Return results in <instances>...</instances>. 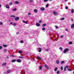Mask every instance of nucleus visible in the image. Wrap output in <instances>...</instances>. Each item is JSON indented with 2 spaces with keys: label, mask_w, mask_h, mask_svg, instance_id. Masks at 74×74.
Listing matches in <instances>:
<instances>
[{
  "label": "nucleus",
  "mask_w": 74,
  "mask_h": 74,
  "mask_svg": "<svg viewBox=\"0 0 74 74\" xmlns=\"http://www.w3.org/2000/svg\"><path fill=\"white\" fill-rule=\"evenodd\" d=\"M69 51V49L68 48H66L65 49V50L64 51V53H66V52H68Z\"/></svg>",
  "instance_id": "f257e3e1"
},
{
  "label": "nucleus",
  "mask_w": 74,
  "mask_h": 74,
  "mask_svg": "<svg viewBox=\"0 0 74 74\" xmlns=\"http://www.w3.org/2000/svg\"><path fill=\"white\" fill-rule=\"evenodd\" d=\"M44 66H45V68H46V69H47L49 70V67L48 66V65H47L46 64H45L44 65Z\"/></svg>",
  "instance_id": "f03ea898"
},
{
  "label": "nucleus",
  "mask_w": 74,
  "mask_h": 74,
  "mask_svg": "<svg viewBox=\"0 0 74 74\" xmlns=\"http://www.w3.org/2000/svg\"><path fill=\"white\" fill-rule=\"evenodd\" d=\"M16 61L18 63H21V60L20 59H18L16 60Z\"/></svg>",
  "instance_id": "7ed1b4c3"
},
{
  "label": "nucleus",
  "mask_w": 74,
  "mask_h": 74,
  "mask_svg": "<svg viewBox=\"0 0 74 74\" xmlns=\"http://www.w3.org/2000/svg\"><path fill=\"white\" fill-rule=\"evenodd\" d=\"M14 19L15 21H18L19 19V17H15Z\"/></svg>",
  "instance_id": "20e7f679"
},
{
  "label": "nucleus",
  "mask_w": 74,
  "mask_h": 74,
  "mask_svg": "<svg viewBox=\"0 0 74 74\" xmlns=\"http://www.w3.org/2000/svg\"><path fill=\"white\" fill-rule=\"evenodd\" d=\"M36 26H38V27H39V26H40V24L38 23H36Z\"/></svg>",
  "instance_id": "39448f33"
},
{
  "label": "nucleus",
  "mask_w": 74,
  "mask_h": 74,
  "mask_svg": "<svg viewBox=\"0 0 74 74\" xmlns=\"http://www.w3.org/2000/svg\"><path fill=\"white\" fill-rule=\"evenodd\" d=\"M5 7L7 8H10V6L8 5V4H6L5 5Z\"/></svg>",
  "instance_id": "423d86ee"
},
{
  "label": "nucleus",
  "mask_w": 74,
  "mask_h": 74,
  "mask_svg": "<svg viewBox=\"0 0 74 74\" xmlns=\"http://www.w3.org/2000/svg\"><path fill=\"white\" fill-rule=\"evenodd\" d=\"M38 49H39V52H41V48L40 47H39L38 48Z\"/></svg>",
  "instance_id": "0eeeda50"
},
{
  "label": "nucleus",
  "mask_w": 74,
  "mask_h": 74,
  "mask_svg": "<svg viewBox=\"0 0 74 74\" xmlns=\"http://www.w3.org/2000/svg\"><path fill=\"white\" fill-rule=\"evenodd\" d=\"M10 72H11V70H10V69H9V70H8L7 71V72H6L7 73H10Z\"/></svg>",
  "instance_id": "6e6552de"
},
{
  "label": "nucleus",
  "mask_w": 74,
  "mask_h": 74,
  "mask_svg": "<svg viewBox=\"0 0 74 74\" xmlns=\"http://www.w3.org/2000/svg\"><path fill=\"white\" fill-rule=\"evenodd\" d=\"M74 27V24H73L71 25V29H73Z\"/></svg>",
  "instance_id": "1a4fd4ad"
},
{
  "label": "nucleus",
  "mask_w": 74,
  "mask_h": 74,
  "mask_svg": "<svg viewBox=\"0 0 74 74\" xmlns=\"http://www.w3.org/2000/svg\"><path fill=\"white\" fill-rule=\"evenodd\" d=\"M53 14L54 15H57V14H58L57 12H56L55 11H53Z\"/></svg>",
  "instance_id": "9d476101"
},
{
  "label": "nucleus",
  "mask_w": 74,
  "mask_h": 74,
  "mask_svg": "<svg viewBox=\"0 0 74 74\" xmlns=\"http://www.w3.org/2000/svg\"><path fill=\"white\" fill-rule=\"evenodd\" d=\"M7 65V63H4L2 64V65L4 66H5Z\"/></svg>",
  "instance_id": "9b49d317"
},
{
  "label": "nucleus",
  "mask_w": 74,
  "mask_h": 74,
  "mask_svg": "<svg viewBox=\"0 0 74 74\" xmlns=\"http://www.w3.org/2000/svg\"><path fill=\"white\" fill-rule=\"evenodd\" d=\"M46 25H47V24L46 23H45L43 24L42 25V26L43 27H45V26H46Z\"/></svg>",
  "instance_id": "f8f14e48"
},
{
  "label": "nucleus",
  "mask_w": 74,
  "mask_h": 74,
  "mask_svg": "<svg viewBox=\"0 0 74 74\" xmlns=\"http://www.w3.org/2000/svg\"><path fill=\"white\" fill-rule=\"evenodd\" d=\"M40 10L42 11H44V10H45V8H43V7L41 8H40Z\"/></svg>",
  "instance_id": "ddd939ff"
},
{
  "label": "nucleus",
  "mask_w": 74,
  "mask_h": 74,
  "mask_svg": "<svg viewBox=\"0 0 74 74\" xmlns=\"http://www.w3.org/2000/svg\"><path fill=\"white\" fill-rule=\"evenodd\" d=\"M16 61V60H12V63H14V62H15Z\"/></svg>",
  "instance_id": "4468645a"
},
{
  "label": "nucleus",
  "mask_w": 74,
  "mask_h": 74,
  "mask_svg": "<svg viewBox=\"0 0 74 74\" xmlns=\"http://www.w3.org/2000/svg\"><path fill=\"white\" fill-rule=\"evenodd\" d=\"M11 17L15 18L16 16L15 15H12L11 16Z\"/></svg>",
  "instance_id": "2eb2a0df"
},
{
  "label": "nucleus",
  "mask_w": 74,
  "mask_h": 74,
  "mask_svg": "<svg viewBox=\"0 0 74 74\" xmlns=\"http://www.w3.org/2000/svg\"><path fill=\"white\" fill-rule=\"evenodd\" d=\"M22 21L23 23H26V24H27V22H26V21Z\"/></svg>",
  "instance_id": "dca6fc26"
},
{
  "label": "nucleus",
  "mask_w": 74,
  "mask_h": 74,
  "mask_svg": "<svg viewBox=\"0 0 74 74\" xmlns=\"http://www.w3.org/2000/svg\"><path fill=\"white\" fill-rule=\"evenodd\" d=\"M39 70H42V66H40L39 67Z\"/></svg>",
  "instance_id": "f3484780"
},
{
  "label": "nucleus",
  "mask_w": 74,
  "mask_h": 74,
  "mask_svg": "<svg viewBox=\"0 0 74 74\" xmlns=\"http://www.w3.org/2000/svg\"><path fill=\"white\" fill-rule=\"evenodd\" d=\"M58 67H56L54 71H57V70H58Z\"/></svg>",
  "instance_id": "a211bd4d"
},
{
  "label": "nucleus",
  "mask_w": 74,
  "mask_h": 74,
  "mask_svg": "<svg viewBox=\"0 0 74 74\" xmlns=\"http://www.w3.org/2000/svg\"><path fill=\"white\" fill-rule=\"evenodd\" d=\"M57 64H59V60H57L56 61Z\"/></svg>",
  "instance_id": "6ab92c4d"
},
{
  "label": "nucleus",
  "mask_w": 74,
  "mask_h": 74,
  "mask_svg": "<svg viewBox=\"0 0 74 74\" xmlns=\"http://www.w3.org/2000/svg\"><path fill=\"white\" fill-rule=\"evenodd\" d=\"M34 12H36V13H37V9H35L34 10Z\"/></svg>",
  "instance_id": "aec40b11"
},
{
  "label": "nucleus",
  "mask_w": 74,
  "mask_h": 74,
  "mask_svg": "<svg viewBox=\"0 0 74 74\" xmlns=\"http://www.w3.org/2000/svg\"><path fill=\"white\" fill-rule=\"evenodd\" d=\"M69 44H70V45H71V44H73V42L72 41L70 42L69 43Z\"/></svg>",
  "instance_id": "412c9836"
},
{
  "label": "nucleus",
  "mask_w": 74,
  "mask_h": 74,
  "mask_svg": "<svg viewBox=\"0 0 74 74\" xmlns=\"http://www.w3.org/2000/svg\"><path fill=\"white\" fill-rule=\"evenodd\" d=\"M71 13H73L74 12V9H72L71 10Z\"/></svg>",
  "instance_id": "4be33fe9"
},
{
  "label": "nucleus",
  "mask_w": 74,
  "mask_h": 74,
  "mask_svg": "<svg viewBox=\"0 0 74 74\" xmlns=\"http://www.w3.org/2000/svg\"><path fill=\"white\" fill-rule=\"evenodd\" d=\"M12 11H16L17 9L16 8H14V9L12 10Z\"/></svg>",
  "instance_id": "5701e85b"
},
{
  "label": "nucleus",
  "mask_w": 74,
  "mask_h": 74,
  "mask_svg": "<svg viewBox=\"0 0 74 74\" xmlns=\"http://www.w3.org/2000/svg\"><path fill=\"white\" fill-rule=\"evenodd\" d=\"M63 63H64V61H62L61 62V64H63Z\"/></svg>",
  "instance_id": "b1692460"
},
{
  "label": "nucleus",
  "mask_w": 74,
  "mask_h": 74,
  "mask_svg": "<svg viewBox=\"0 0 74 74\" xmlns=\"http://www.w3.org/2000/svg\"><path fill=\"white\" fill-rule=\"evenodd\" d=\"M15 4H19V2L18 1H16L15 2Z\"/></svg>",
  "instance_id": "393cba45"
},
{
  "label": "nucleus",
  "mask_w": 74,
  "mask_h": 74,
  "mask_svg": "<svg viewBox=\"0 0 74 74\" xmlns=\"http://www.w3.org/2000/svg\"><path fill=\"white\" fill-rule=\"evenodd\" d=\"M9 5H12V2L10 3Z\"/></svg>",
  "instance_id": "a878e982"
},
{
  "label": "nucleus",
  "mask_w": 74,
  "mask_h": 74,
  "mask_svg": "<svg viewBox=\"0 0 74 74\" xmlns=\"http://www.w3.org/2000/svg\"><path fill=\"white\" fill-rule=\"evenodd\" d=\"M61 70L62 71V70H63V66H61Z\"/></svg>",
  "instance_id": "bb28decb"
},
{
  "label": "nucleus",
  "mask_w": 74,
  "mask_h": 74,
  "mask_svg": "<svg viewBox=\"0 0 74 74\" xmlns=\"http://www.w3.org/2000/svg\"><path fill=\"white\" fill-rule=\"evenodd\" d=\"M60 73V71L59 70H58L57 72V74H59V73Z\"/></svg>",
  "instance_id": "cd10ccee"
},
{
  "label": "nucleus",
  "mask_w": 74,
  "mask_h": 74,
  "mask_svg": "<svg viewBox=\"0 0 74 74\" xmlns=\"http://www.w3.org/2000/svg\"><path fill=\"white\" fill-rule=\"evenodd\" d=\"M37 58H38V59H40V60H41V58H40V57H39V56H37Z\"/></svg>",
  "instance_id": "c85d7f7f"
},
{
  "label": "nucleus",
  "mask_w": 74,
  "mask_h": 74,
  "mask_svg": "<svg viewBox=\"0 0 74 74\" xmlns=\"http://www.w3.org/2000/svg\"><path fill=\"white\" fill-rule=\"evenodd\" d=\"M68 70L69 71H72V69H68Z\"/></svg>",
  "instance_id": "c756f323"
},
{
  "label": "nucleus",
  "mask_w": 74,
  "mask_h": 74,
  "mask_svg": "<svg viewBox=\"0 0 74 74\" xmlns=\"http://www.w3.org/2000/svg\"><path fill=\"white\" fill-rule=\"evenodd\" d=\"M3 46L4 47H7V45H3Z\"/></svg>",
  "instance_id": "7c9ffc66"
},
{
  "label": "nucleus",
  "mask_w": 74,
  "mask_h": 74,
  "mask_svg": "<svg viewBox=\"0 0 74 74\" xmlns=\"http://www.w3.org/2000/svg\"><path fill=\"white\" fill-rule=\"evenodd\" d=\"M0 25H3V23L0 21Z\"/></svg>",
  "instance_id": "2f4dec72"
},
{
  "label": "nucleus",
  "mask_w": 74,
  "mask_h": 74,
  "mask_svg": "<svg viewBox=\"0 0 74 74\" xmlns=\"http://www.w3.org/2000/svg\"><path fill=\"white\" fill-rule=\"evenodd\" d=\"M64 71H66V66L64 67Z\"/></svg>",
  "instance_id": "473e14b6"
},
{
  "label": "nucleus",
  "mask_w": 74,
  "mask_h": 74,
  "mask_svg": "<svg viewBox=\"0 0 74 74\" xmlns=\"http://www.w3.org/2000/svg\"><path fill=\"white\" fill-rule=\"evenodd\" d=\"M18 53H22V51H18Z\"/></svg>",
  "instance_id": "72a5a7b5"
},
{
  "label": "nucleus",
  "mask_w": 74,
  "mask_h": 74,
  "mask_svg": "<svg viewBox=\"0 0 74 74\" xmlns=\"http://www.w3.org/2000/svg\"><path fill=\"white\" fill-rule=\"evenodd\" d=\"M48 5H49V4L47 3L46 5V7H48Z\"/></svg>",
  "instance_id": "f704fd0d"
},
{
  "label": "nucleus",
  "mask_w": 74,
  "mask_h": 74,
  "mask_svg": "<svg viewBox=\"0 0 74 74\" xmlns=\"http://www.w3.org/2000/svg\"><path fill=\"white\" fill-rule=\"evenodd\" d=\"M64 19H65L64 18H63L61 19V21H63V20H64Z\"/></svg>",
  "instance_id": "c9c22d12"
},
{
  "label": "nucleus",
  "mask_w": 74,
  "mask_h": 74,
  "mask_svg": "<svg viewBox=\"0 0 74 74\" xmlns=\"http://www.w3.org/2000/svg\"><path fill=\"white\" fill-rule=\"evenodd\" d=\"M21 43H23V40H21L20 42Z\"/></svg>",
  "instance_id": "e433bc0d"
},
{
  "label": "nucleus",
  "mask_w": 74,
  "mask_h": 74,
  "mask_svg": "<svg viewBox=\"0 0 74 74\" xmlns=\"http://www.w3.org/2000/svg\"><path fill=\"white\" fill-rule=\"evenodd\" d=\"M13 26H16V24L15 23H14L13 24Z\"/></svg>",
  "instance_id": "4c0bfd02"
},
{
  "label": "nucleus",
  "mask_w": 74,
  "mask_h": 74,
  "mask_svg": "<svg viewBox=\"0 0 74 74\" xmlns=\"http://www.w3.org/2000/svg\"><path fill=\"white\" fill-rule=\"evenodd\" d=\"M60 49H61V50H63V48L62 47H60L59 48Z\"/></svg>",
  "instance_id": "58836bf2"
},
{
  "label": "nucleus",
  "mask_w": 74,
  "mask_h": 74,
  "mask_svg": "<svg viewBox=\"0 0 74 74\" xmlns=\"http://www.w3.org/2000/svg\"><path fill=\"white\" fill-rule=\"evenodd\" d=\"M41 22H42V21L41 20H40L39 21V23H41Z\"/></svg>",
  "instance_id": "ea45409f"
},
{
  "label": "nucleus",
  "mask_w": 74,
  "mask_h": 74,
  "mask_svg": "<svg viewBox=\"0 0 74 74\" xmlns=\"http://www.w3.org/2000/svg\"><path fill=\"white\" fill-rule=\"evenodd\" d=\"M3 48V47L1 46H0V49H1Z\"/></svg>",
  "instance_id": "a19ab883"
},
{
  "label": "nucleus",
  "mask_w": 74,
  "mask_h": 74,
  "mask_svg": "<svg viewBox=\"0 0 74 74\" xmlns=\"http://www.w3.org/2000/svg\"><path fill=\"white\" fill-rule=\"evenodd\" d=\"M48 0H44V2H47V1H48Z\"/></svg>",
  "instance_id": "79ce46f5"
},
{
  "label": "nucleus",
  "mask_w": 74,
  "mask_h": 74,
  "mask_svg": "<svg viewBox=\"0 0 74 74\" xmlns=\"http://www.w3.org/2000/svg\"><path fill=\"white\" fill-rule=\"evenodd\" d=\"M45 30V28H43L42 29V30Z\"/></svg>",
  "instance_id": "37998d69"
},
{
  "label": "nucleus",
  "mask_w": 74,
  "mask_h": 74,
  "mask_svg": "<svg viewBox=\"0 0 74 74\" xmlns=\"http://www.w3.org/2000/svg\"><path fill=\"white\" fill-rule=\"evenodd\" d=\"M45 51H49V49H46Z\"/></svg>",
  "instance_id": "c03bdc74"
},
{
  "label": "nucleus",
  "mask_w": 74,
  "mask_h": 74,
  "mask_svg": "<svg viewBox=\"0 0 74 74\" xmlns=\"http://www.w3.org/2000/svg\"><path fill=\"white\" fill-rule=\"evenodd\" d=\"M33 1L32 0H31L30 1V3H33Z\"/></svg>",
  "instance_id": "a18cd8bd"
},
{
  "label": "nucleus",
  "mask_w": 74,
  "mask_h": 74,
  "mask_svg": "<svg viewBox=\"0 0 74 74\" xmlns=\"http://www.w3.org/2000/svg\"><path fill=\"white\" fill-rule=\"evenodd\" d=\"M19 58H23V57H21V56H19Z\"/></svg>",
  "instance_id": "49530a36"
},
{
  "label": "nucleus",
  "mask_w": 74,
  "mask_h": 74,
  "mask_svg": "<svg viewBox=\"0 0 74 74\" xmlns=\"http://www.w3.org/2000/svg\"><path fill=\"white\" fill-rule=\"evenodd\" d=\"M63 35L61 36H60V38H63Z\"/></svg>",
  "instance_id": "de8ad7c7"
},
{
  "label": "nucleus",
  "mask_w": 74,
  "mask_h": 74,
  "mask_svg": "<svg viewBox=\"0 0 74 74\" xmlns=\"http://www.w3.org/2000/svg\"><path fill=\"white\" fill-rule=\"evenodd\" d=\"M6 51H7V49H5L4 50V52H6Z\"/></svg>",
  "instance_id": "09e8293b"
},
{
  "label": "nucleus",
  "mask_w": 74,
  "mask_h": 74,
  "mask_svg": "<svg viewBox=\"0 0 74 74\" xmlns=\"http://www.w3.org/2000/svg\"><path fill=\"white\" fill-rule=\"evenodd\" d=\"M65 8L66 9V10H67V9H68V7L66 6L65 7Z\"/></svg>",
  "instance_id": "8fccbe9b"
},
{
  "label": "nucleus",
  "mask_w": 74,
  "mask_h": 74,
  "mask_svg": "<svg viewBox=\"0 0 74 74\" xmlns=\"http://www.w3.org/2000/svg\"><path fill=\"white\" fill-rule=\"evenodd\" d=\"M56 29H58V26H56Z\"/></svg>",
  "instance_id": "3c124183"
},
{
  "label": "nucleus",
  "mask_w": 74,
  "mask_h": 74,
  "mask_svg": "<svg viewBox=\"0 0 74 74\" xmlns=\"http://www.w3.org/2000/svg\"><path fill=\"white\" fill-rule=\"evenodd\" d=\"M18 34H19V32H17L16 33V34L18 35Z\"/></svg>",
  "instance_id": "603ef678"
},
{
  "label": "nucleus",
  "mask_w": 74,
  "mask_h": 74,
  "mask_svg": "<svg viewBox=\"0 0 74 74\" xmlns=\"http://www.w3.org/2000/svg\"><path fill=\"white\" fill-rule=\"evenodd\" d=\"M31 14L30 13H29L28 14V15H30Z\"/></svg>",
  "instance_id": "864d4df0"
},
{
  "label": "nucleus",
  "mask_w": 74,
  "mask_h": 74,
  "mask_svg": "<svg viewBox=\"0 0 74 74\" xmlns=\"http://www.w3.org/2000/svg\"><path fill=\"white\" fill-rule=\"evenodd\" d=\"M65 30H66V32H68V29H65Z\"/></svg>",
  "instance_id": "5fc2aeb1"
},
{
  "label": "nucleus",
  "mask_w": 74,
  "mask_h": 74,
  "mask_svg": "<svg viewBox=\"0 0 74 74\" xmlns=\"http://www.w3.org/2000/svg\"><path fill=\"white\" fill-rule=\"evenodd\" d=\"M11 20H9L8 21L9 22H11Z\"/></svg>",
  "instance_id": "6e6d98bb"
},
{
  "label": "nucleus",
  "mask_w": 74,
  "mask_h": 74,
  "mask_svg": "<svg viewBox=\"0 0 74 74\" xmlns=\"http://www.w3.org/2000/svg\"><path fill=\"white\" fill-rule=\"evenodd\" d=\"M10 56H12V57H15V56L13 55H11Z\"/></svg>",
  "instance_id": "4d7b16f0"
},
{
  "label": "nucleus",
  "mask_w": 74,
  "mask_h": 74,
  "mask_svg": "<svg viewBox=\"0 0 74 74\" xmlns=\"http://www.w3.org/2000/svg\"><path fill=\"white\" fill-rule=\"evenodd\" d=\"M12 23H12V22H11L10 23V25H12Z\"/></svg>",
  "instance_id": "13d9d810"
},
{
  "label": "nucleus",
  "mask_w": 74,
  "mask_h": 74,
  "mask_svg": "<svg viewBox=\"0 0 74 74\" xmlns=\"http://www.w3.org/2000/svg\"><path fill=\"white\" fill-rule=\"evenodd\" d=\"M66 68H67V69H69V67H68V66H66Z\"/></svg>",
  "instance_id": "bf43d9fd"
},
{
  "label": "nucleus",
  "mask_w": 74,
  "mask_h": 74,
  "mask_svg": "<svg viewBox=\"0 0 74 74\" xmlns=\"http://www.w3.org/2000/svg\"><path fill=\"white\" fill-rule=\"evenodd\" d=\"M1 7V4L0 3V8Z\"/></svg>",
  "instance_id": "052dcab7"
},
{
  "label": "nucleus",
  "mask_w": 74,
  "mask_h": 74,
  "mask_svg": "<svg viewBox=\"0 0 74 74\" xmlns=\"http://www.w3.org/2000/svg\"><path fill=\"white\" fill-rule=\"evenodd\" d=\"M49 1H52V0H49Z\"/></svg>",
  "instance_id": "680f3d73"
},
{
  "label": "nucleus",
  "mask_w": 74,
  "mask_h": 74,
  "mask_svg": "<svg viewBox=\"0 0 74 74\" xmlns=\"http://www.w3.org/2000/svg\"><path fill=\"white\" fill-rule=\"evenodd\" d=\"M8 57L7 56L6 57V58L7 59H8Z\"/></svg>",
  "instance_id": "e2e57ef3"
},
{
  "label": "nucleus",
  "mask_w": 74,
  "mask_h": 74,
  "mask_svg": "<svg viewBox=\"0 0 74 74\" xmlns=\"http://www.w3.org/2000/svg\"><path fill=\"white\" fill-rule=\"evenodd\" d=\"M71 20L72 21H73V19H71Z\"/></svg>",
  "instance_id": "0e129e2a"
},
{
  "label": "nucleus",
  "mask_w": 74,
  "mask_h": 74,
  "mask_svg": "<svg viewBox=\"0 0 74 74\" xmlns=\"http://www.w3.org/2000/svg\"><path fill=\"white\" fill-rule=\"evenodd\" d=\"M67 1V0H65V1Z\"/></svg>",
  "instance_id": "69168bd1"
},
{
  "label": "nucleus",
  "mask_w": 74,
  "mask_h": 74,
  "mask_svg": "<svg viewBox=\"0 0 74 74\" xmlns=\"http://www.w3.org/2000/svg\"><path fill=\"white\" fill-rule=\"evenodd\" d=\"M73 73L74 74V71L73 72Z\"/></svg>",
  "instance_id": "338daca9"
},
{
  "label": "nucleus",
  "mask_w": 74,
  "mask_h": 74,
  "mask_svg": "<svg viewBox=\"0 0 74 74\" xmlns=\"http://www.w3.org/2000/svg\"><path fill=\"white\" fill-rule=\"evenodd\" d=\"M13 19V18H12V19Z\"/></svg>",
  "instance_id": "774afa93"
}]
</instances>
